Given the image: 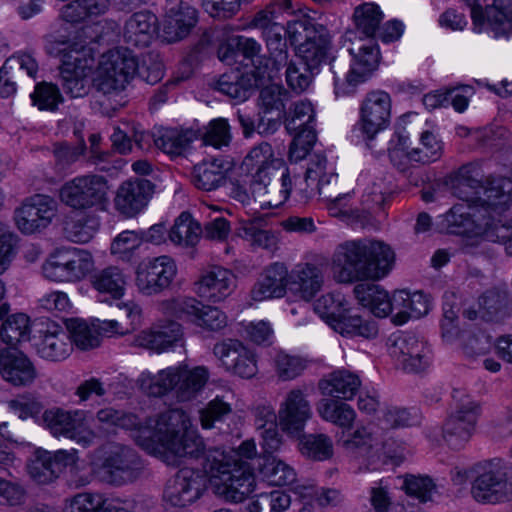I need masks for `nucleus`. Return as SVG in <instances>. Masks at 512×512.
Returning a JSON list of instances; mask_svg holds the SVG:
<instances>
[{"mask_svg":"<svg viewBox=\"0 0 512 512\" xmlns=\"http://www.w3.org/2000/svg\"><path fill=\"white\" fill-rule=\"evenodd\" d=\"M275 178L269 175L263 181H252L254 200L261 209L280 207L288 199L292 190V181L287 167L278 169Z\"/></svg>","mask_w":512,"mask_h":512,"instance_id":"obj_24","label":"nucleus"},{"mask_svg":"<svg viewBox=\"0 0 512 512\" xmlns=\"http://www.w3.org/2000/svg\"><path fill=\"white\" fill-rule=\"evenodd\" d=\"M68 463H73V453L61 450L52 454L42 449L34 450V483H52Z\"/></svg>","mask_w":512,"mask_h":512,"instance_id":"obj_30","label":"nucleus"},{"mask_svg":"<svg viewBox=\"0 0 512 512\" xmlns=\"http://www.w3.org/2000/svg\"><path fill=\"white\" fill-rule=\"evenodd\" d=\"M442 152V142L432 132L424 131L420 137L419 147L412 148L405 154L401 150L395 149L390 153V159L394 165L403 170L404 165L401 162H397V159L402 155L409 161L429 164L440 159Z\"/></svg>","mask_w":512,"mask_h":512,"instance_id":"obj_34","label":"nucleus"},{"mask_svg":"<svg viewBox=\"0 0 512 512\" xmlns=\"http://www.w3.org/2000/svg\"><path fill=\"white\" fill-rule=\"evenodd\" d=\"M354 293L359 303L377 317L384 318L394 312V294L389 297L379 285L359 284L354 288Z\"/></svg>","mask_w":512,"mask_h":512,"instance_id":"obj_36","label":"nucleus"},{"mask_svg":"<svg viewBox=\"0 0 512 512\" xmlns=\"http://www.w3.org/2000/svg\"><path fill=\"white\" fill-rule=\"evenodd\" d=\"M109 184L105 176L95 173L77 175L59 189L60 201L75 211L103 209L108 202Z\"/></svg>","mask_w":512,"mask_h":512,"instance_id":"obj_8","label":"nucleus"},{"mask_svg":"<svg viewBox=\"0 0 512 512\" xmlns=\"http://www.w3.org/2000/svg\"><path fill=\"white\" fill-rule=\"evenodd\" d=\"M42 420L54 436L72 439L83 446L89 445L95 437L88 426L87 412L84 410H46Z\"/></svg>","mask_w":512,"mask_h":512,"instance_id":"obj_12","label":"nucleus"},{"mask_svg":"<svg viewBox=\"0 0 512 512\" xmlns=\"http://www.w3.org/2000/svg\"><path fill=\"white\" fill-rule=\"evenodd\" d=\"M314 311L333 327L347 312V301L340 293H327L315 301Z\"/></svg>","mask_w":512,"mask_h":512,"instance_id":"obj_51","label":"nucleus"},{"mask_svg":"<svg viewBox=\"0 0 512 512\" xmlns=\"http://www.w3.org/2000/svg\"><path fill=\"white\" fill-rule=\"evenodd\" d=\"M316 410L324 421L343 429L352 428L356 419V412L349 404L333 398L321 399Z\"/></svg>","mask_w":512,"mask_h":512,"instance_id":"obj_41","label":"nucleus"},{"mask_svg":"<svg viewBox=\"0 0 512 512\" xmlns=\"http://www.w3.org/2000/svg\"><path fill=\"white\" fill-rule=\"evenodd\" d=\"M45 278L56 282H71L66 247L55 249L42 265Z\"/></svg>","mask_w":512,"mask_h":512,"instance_id":"obj_54","label":"nucleus"},{"mask_svg":"<svg viewBox=\"0 0 512 512\" xmlns=\"http://www.w3.org/2000/svg\"><path fill=\"white\" fill-rule=\"evenodd\" d=\"M477 0L471 7V17L475 29L480 32L486 25L495 37H509L512 35V0H493L491 5L486 0Z\"/></svg>","mask_w":512,"mask_h":512,"instance_id":"obj_19","label":"nucleus"},{"mask_svg":"<svg viewBox=\"0 0 512 512\" xmlns=\"http://www.w3.org/2000/svg\"><path fill=\"white\" fill-rule=\"evenodd\" d=\"M201 439H203L201 437ZM203 449L196 456H182L169 465H177L183 459H199L203 457L202 466L210 476L215 492L226 501L240 503L255 489V475L249 463H241L235 454H226L224 450L213 448Z\"/></svg>","mask_w":512,"mask_h":512,"instance_id":"obj_3","label":"nucleus"},{"mask_svg":"<svg viewBox=\"0 0 512 512\" xmlns=\"http://www.w3.org/2000/svg\"><path fill=\"white\" fill-rule=\"evenodd\" d=\"M430 301L420 292L398 290L394 292V311L392 321L396 325H403L411 318H420L429 311Z\"/></svg>","mask_w":512,"mask_h":512,"instance_id":"obj_32","label":"nucleus"},{"mask_svg":"<svg viewBox=\"0 0 512 512\" xmlns=\"http://www.w3.org/2000/svg\"><path fill=\"white\" fill-rule=\"evenodd\" d=\"M237 235L247 241L253 248L273 252L277 249L278 237L272 230L261 228L256 220H242L237 228Z\"/></svg>","mask_w":512,"mask_h":512,"instance_id":"obj_42","label":"nucleus"},{"mask_svg":"<svg viewBox=\"0 0 512 512\" xmlns=\"http://www.w3.org/2000/svg\"><path fill=\"white\" fill-rule=\"evenodd\" d=\"M177 275L175 261L162 255L148 260L136 271V285L145 295L159 294L169 288Z\"/></svg>","mask_w":512,"mask_h":512,"instance_id":"obj_17","label":"nucleus"},{"mask_svg":"<svg viewBox=\"0 0 512 512\" xmlns=\"http://www.w3.org/2000/svg\"><path fill=\"white\" fill-rule=\"evenodd\" d=\"M453 397L456 405L443 424L442 437L451 449L460 450L475 431L479 406L469 396L454 394Z\"/></svg>","mask_w":512,"mask_h":512,"instance_id":"obj_10","label":"nucleus"},{"mask_svg":"<svg viewBox=\"0 0 512 512\" xmlns=\"http://www.w3.org/2000/svg\"><path fill=\"white\" fill-rule=\"evenodd\" d=\"M137 71V56L127 48L103 54L93 79L97 91L104 95L123 91Z\"/></svg>","mask_w":512,"mask_h":512,"instance_id":"obj_7","label":"nucleus"},{"mask_svg":"<svg viewBox=\"0 0 512 512\" xmlns=\"http://www.w3.org/2000/svg\"><path fill=\"white\" fill-rule=\"evenodd\" d=\"M92 287L101 295L119 300L125 292L126 277L116 266L96 271L91 277Z\"/></svg>","mask_w":512,"mask_h":512,"instance_id":"obj_40","label":"nucleus"},{"mask_svg":"<svg viewBox=\"0 0 512 512\" xmlns=\"http://www.w3.org/2000/svg\"><path fill=\"white\" fill-rule=\"evenodd\" d=\"M289 99L287 90L277 84H271L260 91L259 100L264 112L277 111L281 115L285 108V103Z\"/></svg>","mask_w":512,"mask_h":512,"instance_id":"obj_64","label":"nucleus"},{"mask_svg":"<svg viewBox=\"0 0 512 512\" xmlns=\"http://www.w3.org/2000/svg\"><path fill=\"white\" fill-rule=\"evenodd\" d=\"M344 47L353 58L346 81L354 87L365 82L377 68L380 52L373 39H358L356 32L353 31L346 32Z\"/></svg>","mask_w":512,"mask_h":512,"instance_id":"obj_13","label":"nucleus"},{"mask_svg":"<svg viewBox=\"0 0 512 512\" xmlns=\"http://www.w3.org/2000/svg\"><path fill=\"white\" fill-rule=\"evenodd\" d=\"M71 282L83 279L93 268V257L87 250L66 247Z\"/></svg>","mask_w":512,"mask_h":512,"instance_id":"obj_59","label":"nucleus"},{"mask_svg":"<svg viewBox=\"0 0 512 512\" xmlns=\"http://www.w3.org/2000/svg\"><path fill=\"white\" fill-rule=\"evenodd\" d=\"M206 489V475L185 467L168 480L163 492V500L173 507H186L200 499Z\"/></svg>","mask_w":512,"mask_h":512,"instance_id":"obj_14","label":"nucleus"},{"mask_svg":"<svg viewBox=\"0 0 512 512\" xmlns=\"http://www.w3.org/2000/svg\"><path fill=\"white\" fill-rule=\"evenodd\" d=\"M231 139L230 125L224 118L210 121L202 135L204 145L213 146L217 149L228 146Z\"/></svg>","mask_w":512,"mask_h":512,"instance_id":"obj_62","label":"nucleus"},{"mask_svg":"<svg viewBox=\"0 0 512 512\" xmlns=\"http://www.w3.org/2000/svg\"><path fill=\"white\" fill-rule=\"evenodd\" d=\"M225 164L221 159L203 160L192 172L193 184L203 191H213L225 182Z\"/></svg>","mask_w":512,"mask_h":512,"instance_id":"obj_39","label":"nucleus"},{"mask_svg":"<svg viewBox=\"0 0 512 512\" xmlns=\"http://www.w3.org/2000/svg\"><path fill=\"white\" fill-rule=\"evenodd\" d=\"M315 110L311 102L301 100L295 102L285 119V127L292 134L304 129H315Z\"/></svg>","mask_w":512,"mask_h":512,"instance_id":"obj_50","label":"nucleus"},{"mask_svg":"<svg viewBox=\"0 0 512 512\" xmlns=\"http://www.w3.org/2000/svg\"><path fill=\"white\" fill-rule=\"evenodd\" d=\"M94 62L91 48L85 45L73 47L63 54L60 68L62 87L71 98L84 97L89 93Z\"/></svg>","mask_w":512,"mask_h":512,"instance_id":"obj_9","label":"nucleus"},{"mask_svg":"<svg viewBox=\"0 0 512 512\" xmlns=\"http://www.w3.org/2000/svg\"><path fill=\"white\" fill-rule=\"evenodd\" d=\"M333 328L342 335L360 336L366 339L375 338L378 334L375 321L364 320L359 315L350 314L348 309L334 324Z\"/></svg>","mask_w":512,"mask_h":512,"instance_id":"obj_48","label":"nucleus"},{"mask_svg":"<svg viewBox=\"0 0 512 512\" xmlns=\"http://www.w3.org/2000/svg\"><path fill=\"white\" fill-rule=\"evenodd\" d=\"M274 363L276 374L283 381L297 378L307 368V362L303 358L284 352L276 354Z\"/></svg>","mask_w":512,"mask_h":512,"instance_id":"obj_61","label":"nucleus"},{"mask_svg":"<svg viewBox=\"0 0 512 512\" xmlns=\"http://www.w3.org/2000/svg\"><path fill=\"white\" fill-rule=\"evenodd\" d=\"M389 353L404 371L411 373L425 370L431 360L427 343L411 332L396 336L389 347Z\"/></svg>","mask_w":512,"mask_h":512,"instance_id":"obj_16","label":"nucleus"},{"mask_svg":"<svg viewBox=\"0 0 512 512\" xmlns=\"http://www.w3.org/2000/svg\"><path fill=\"white\" fill-rule=\"evenodd\" d=\"M34 347L41 358L60 361L71 352L70 336L55 321L37 319L34 321Z\"/></svg>","mask_w":512,"mask_h":512,"instance_id":"obj_15","label":"nucleus"},{"mask_svg":"<svg viewBox=\"0 0 512 512\" xmlns=\"http://www.w3.org/2000/svg\"><path fill=\"white\" fill-rule=\"evenodd\" d=\"M96 418L107 428L135 430L137 444L166 463H174L182 456H196L203 449L201 436L190 429V418L181 409H170L149 417L143 424L136 415L112 407L100 409Z\"/></svg>","mask_w":512,"mask_h":512,"instance_id":"obj_1","label":"nucleus"},{"mask_svg":"<svg viewBox=\"0 0 512 512\" xmlns=\"http://www.w3.org/2000/svg\"><path fill=\"white\" fill-rule=\"evenodd\" d=\"M197 22V12L186 5L176 12H167L162 26V37L168 43L185 38Z\"/></svg>","mask_w":512,"mask_h":512,"instance_id":"obj_38","label":"nucleus"},{"mask_svg":"<svg viewBox=\"0 0 512 512\" xmlns=\"http://www.w3.org/2000/svg\"><path fill=\"white\" fill-rule=\"evenodd\" d=\"M307 177L316 184L317 192L325 199L339 202L342 197L337 194L338 176L334 172H327V160L322 155H314L307 168Z\"/></svg>","mask_w":512,"mask_h":512,"instance_id":"obj_35","label":"nucleus"},{"mask_svg":"<svg viewBox=\"0 0 512 512\" xmlns=\"http://www.w3.org/2000/svg\"><path fill=\"white\" fill-rule=\"evenodd\" d=\"M353 20L357 32L363 34L365 39H373L380 29L383 13L374 3H364L354 10Z\"/></svg>","mask_w":512,"mask_h":512,"instance_id":"obj_47","label":"nucleus"},{"mask_svg":"<svg viewBox=\"0 0 512 512\" xmlns=\"http://www.w3.org/2000/svg\"><path fill=\"white\" fill-rule=\"evenodd\" d=\"M472 497L479 503L496 504L512 500V482L500 469H486L473 481Z\"/></svg>","mask_w":512,"mask_h":512,"instance_id":"obj_22","label":"nucleus"},{"mask_svg":"<svg viewBox=\"0 0 512 512\" xmlns=\"http://www.w3.org/2000/svg\"><path fill=\"white\" fill-rule=\"evenodd\" d=\"M192 131L176 128H162L154 134V144L169 155H180L191 143Z\"/></svg>","mask_w":512,"mask_h":512,"instance_id":"obj_46","label":"nucleus"},{"mask_svg":"<svg viewBox=\"0 0 512 512\" xmlns=\"http://www.w3.org/2000/svg\"><path fill=\"white\" fill-rule=\"evenodd\" d=\"M313 70L301 58L292 59L286 69V82L296 93L304 92L311 83Z\"/></svg>","mask_w":512,"mask_h":512,"instance_id":"obj_58","label":"nucleus"},{"mask_svg":"<svg viewBox=\"0 0 512 512\" xmlns=\"http://www.w3.org/2000/svg\"><path fill=\"white\" fill-rule=\"evenodd\" d=\"M242 166L247 172L253 173L255 181H263L269 175L275 178L278 169L284 167L280 160L274 158L272 146L267 142L253 147L244 158Z\"/></svg>","mask_w":512,"mask_h":512,"instance_id":"obj_31","label":"nucleus"},{"mask_svg":"<svg viewBox=\"0 0 512 512\" xmlns=\"http://www.w3.org/2000/svg\"><path fill=\"white\" fill-rule=\"evenodd\" d=\"M360 386V378L348 370L333 371L318 383L322 395L343 400H351Z\"/></svg>","mask_w":512,"mask_h":512,"instance_id":"obj_33","label":"nucleus"},{"mask_svg":"<svg viewBox=\"0 0 512 512\" xmlns=\"http://www.w3.org/2000/svg\"><path fill=\"white\" fill-rule=\"evenodd\" d=\"M183 336L182 326L174 321L139 332L133 340V346L161 353L173 347Z\"/></svg>","mask_w":512,"mask_h":512,"instance_id":"obj_27","label":"nucleus"},{"mask_svg":"<svg viewBox=\"0 0 512 512\" xmlns=\"http://www.w3.org/2000/svg\"><path fill=\"white\" fill-rule=\"evenodd\" d=\"M19 68L25 70L28 76H32V56L30 54H18L8 58L0 69V97L8 98L16 92V83L9 75V69Z\"/></svg>","mask_w":512,"mask_h":512,"instance_id":"obj_49","label":"nucleus"},{"mask_svg":"<svg viewBox=\"0 0 512 512\" xmlns=\"http://www.w3.org/2000/svg\"><path fill=\"white\" fill-rule=\"evenodd\" d=\"M311 417L312 409L305 391L298 387L289 390L278 409L282 430L291 435L299 434Z\"/></svg>","mask_w":512,"mask_h":512,"instance_id":"obj_21","label":"nucleus"},{"mask_svg":"<svg viewBox=\"0 0 512 512\" xmlns=\"http://www.w3.org/2000/svg\"><path fill=\"white\" fill-rule=\"evenodd\" d=\"M482 175L476 165L463 166L459 171L455 194L463 202L474 203L491 222L503 217L512 202V180L504 177L481 180Z\"/></svg>","mask_w":512,"mask_h":512,"instance_id":"obj_4","label":"nucleus"},{"mask_svg":"<svg viewBox=\"0 0 512 512\" xmlns=\"http://www.w3.org/2000/svg\"><path fill=\"white\" fill-rule=\"evenodd\" d=\"M300 451L313 460H326L333 455V444L325 434H309L302 437Z\"/></svg>","mask_w":512,"mask_h":512,"instance_id":"obj_56","label":"nucleus"},{"mask_svg":"<svg viewBox=\"0 0 512 512\" xmlns=\"http://www.w3.org/2000/svg\"><path fill=\"white\" fill-rule=\"evenodd\" d=\"M208 376L207 369L202 366L193 369L177 366L160 370L157 374L143 372L137 382L139 388L150 396L161 397L174 391L180 401H188L204 387Z\"/></svg>","mask_w":512,"mask_h":512,"instance_id":"obj_6","label":"nucleus"},{"mask_svg":"<svg viewBox=\"0 0 512 512\" xmlns=\"http://www.w3.org/2000/svg\"><path fill=\"white\" fill-rule=\"evenodd\" d=\"M261 473L266 481L274 486L290 485L296 480L295 470L275 457H268L265 460Z\"/></svg>","mask_w":512,"mask_h":512,"instance_id":"obj_53","label":"nucleus"},{"mask_svg":"<svg viewBox=\"0 0 512 512\" xmlns=\"http://www.w3.org/2000/svg\"><path fill=\"white\" fill-rule=\"evenodd\" d=\"M289 287V272L285 264L275 262L268 265L253 285L250 296L257 302L281 298Z\"/></svg>","mask_w":512,"mask_h":512,"instance_id":"obj_25","label":"nucleus"},{"mask_svg":"<svg viewBox=\"0 0 512 512\" xmlns=\"http://www.w3.org/2000/svg\"><path fill=\"white\" fill-rule=\"evenodd\" d=\"M156 20L150 12L134 13L125 23V42L134 47H147L155 33Z\"/></svg>","mask_w":512,"mask_h":512,"instance_id":"obj_37","label":"nucleus"},{"mask_svg":"<svg viewBox=\"0 0 512 512\" xmlns=\"http://www.w3.org/2000/svg\"><path fill=\"white\" fill-rule=\"evenodd\" d=\"M201 303L194 297L179 296L162 301L160 306L164 314L193 324Z\"/></svg>","mask_w":512,"mask_h":512,"instance_id":"obj_52","label":"nucleus"},{"mask_svg":"<svg viewBox=\"0 0 512 512\" xmlns=\"http://www.w3.org/2000/svg\"><path fill=\"white\" fill-rule=\"evenodd\" d=\"M482 317L488 321H501L510 314L508 296L499 289H489L478 299Z\"/></svg>","mask_w":512,"mask_h":512,"instance_id":"obj_45","label":"nucleus"},{"mask_svg":"<svg viewBox=\"0 0 512 512\" xmlns=\"http://www.w3.org/2000/svg\"><path fill=\"white\" fill-rule=\"evenodd\" d=\"M202 228L187 212H182L169 230V239L176 245L195 246L201 237Z\"/></svg>","mask_w":512,"mask_h":512,"instance_id":"obj_43","label":"nucleus"},{"mask_svg":"<svg viewBox=\"0 0 512 512\" xmlns=\"http://www.w3.org/2000/svg\"><path fill=\"white\" fill-rule=\"evenodd\" d=\"M30 332V318L24 313L13 314L1 324L0 337L12 349L0 350V374L15 386L32 380L29 358L16 349L17 345L30 341Z\"/></svg>","mask_w":512,"mask_h":512,"instance_id":"obj_5","label":"nucleus"},{"mask_svg":"<svg viewBox=\"0 0 512 512\" xmlns=\"http://www.w3.org/2000/svg\"><path fill=\"white\" fill-rule=\"evenodd\" d=\"M391 112L392 99L389 93L383 90L366 93L359 106L357 127L367 141V145L389 127Z\"/></svg>","mask_w":512,"mask_h":512,"instance_id":"obj_11","label":"nucleus"},{"mask_svg":"<svg viewBox=\"0 0 512 512\" xmlns=\"http://www.w3.org/2000/svg\"><path fill=\"white\" fill-rule=\"evenodd\" d=\"M142 243L143 237L139 232L125 230L113 239L110 251L118 259L130 262Z\"/></svg>","mask_w":512,"mask_h":512,"instance_id":"obj_55","label":"nucleus"},{"mask_svg":"<svg viewBox=\"0 0 512 512\" xmlns=\"http://www.w3.org/2000/svg\"><path fill=\"white\" fill-rule=\"evenodd\" d=\"M292 29L290 32L291 39L298 46L295 57L301 58L309 67L316 69L327 56V39L322 36L311 37L306 34L304 41H302L301 30H307L304 22L295 23Z\"/></svg>","mask_w":512,"mask_h":512,"instance_id":"obj_29","label":"nucleus"},{"mask_svg":"<svg viewBox=\"0 0 512 512\" xmlns=\"http://www.w3.org/2000/svg\"><path fill=\"white\" fill-rule=\"evenodd\" d=\"M454 205L445 215L447 231L450 234L481 237L484 239L490 225V218L472 202Z\"/></svg>","mask_w":512,"mask_h":512,"instance_id":"obj_20","label":"nucleus"},{"mask_svg":"<svg viewBox=\"0 0 512 512\" xmlns=\"http://www.w3.org/2000/svg\"><path fill=\"white\" fill-rule=\"evenodd\" d=\"M227 315L218 307L201 303L193 325L210 332H218L227 326Z\"/></svg>","mask_w":512,"mask_h":512,"instance_id":"obj_60","label":"nucleus"},{"mask_svg":"<svg viewBox=\"0 0 512 512\" xmlns=\"http://www.w3.org/2000/svg\"><path fill=\"white\" fill-rule=\"evenodd\" d=\"M66 331L70 336L71 344L74 343L82 350L92 349L100 344V337L96 327H90L85 321L78 319L70 320Z\"/></svg>","mask_w":512,"mask_h":512,"instance_id":"obj_57","label":"nucleus"},{"mask_svg":"<svg viewBox=\"0 0 512 512\" xmlns=\"http://www.w3.org/2000/svg\"><path fill=\"white\" fill-rule=\"evenodd\" d=\"M394 260L393 250L382 241L371 238L347 240L336 246L331 268L335 280L347 284L385 277Z\"/></svg>","mask_w":512,"mask_h":512,"instance_id":"obj_2","label":"nucleus"},{"mask_svg":"<svg viewBox=\"0 0 512 512\" xmlns=\"http://www.w3.org/2000/svg\"><path fill=\"white\" fill-rule=\"evenodd\" d=\"M137 454L125 446L115 447L99 468L100 479L110 485L122 486L134 481L138 476Z\"/></svg>","mask_w":512,"mask_h":512,"instance_id":"obj_18","label":"nucleus"},{"mask_svg":"<svg viewBox=\"0 0 512 512\" xmlns=\"http://www.w3.org/2000/svg\"><path fill=\"white\" fill-rule=\"evenodd\" d=\"M120 310L126 315L129 320L128 325H123L122 323L116 320H97V325H95L98 335H104L107 337L117 336V335H125L133 330L136 325L140 322L141 317V308L133 303H123L117 304Z\"/></svg>","mask_w":512,"mask_h":512,"instance_id":"obj_44","label":"nucleus"},{"mask_svg":"<svg viewBox=\"0 0 512 512\" xmlns=\"http://www.w3.org/2000/svg\"><path fill=\"white\" fill-rule=\"evenodd\" d=\"M323 284V270L312 263L297 264L289 273L290 291L306 302L315 297Z\"/></svg>","mask_w":512,"mask_h":512,"instance_id":"obj_28","label":"nucleus"},{"mask_svg":"<svg viewBox=\"0 0 512 512\" xmlns=\"http://www.w3.org/2000/svg\"><path fill=\"white\" fill-rule=\"evenodd\" d=\"M236 288V276L227 268L212 266L204 270L194 283V292L210 302H221Z\"/></svg>","mask_w":512,"mask_h":512,"instance_id":"obj_23","label":"nucleus"},{"mask_svg":"<svg viewBox=\"0 0 512 512\" xmlns=\"http://www.w3.org/2000/svg\"><path fill=\"white\" fill-rule=\"evenodd\" d=\"M484 239L503 244L507 254L512 256V218L504 215L497 221H490Z\"/></svg>","mask_w":512,"mask_h":512,"instance_id":"obj_63","label":"nucleus"},{"mask_svg":"<svg viewBox=\"0 0 512 512\" xmlns=\"http://www.w3.org/2000/svg\"><path fill=\"white\" fill-rule=\"evenodd\" d=\"M152 195V184L148 180L136 179L123 182L116 193L114 204L116 210L133 217L141 212Z\"/></svg>","mask_w":512,"mask_h":512,"instance_id":"obj_26","label":"nucleus"}]
</instances>
